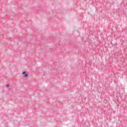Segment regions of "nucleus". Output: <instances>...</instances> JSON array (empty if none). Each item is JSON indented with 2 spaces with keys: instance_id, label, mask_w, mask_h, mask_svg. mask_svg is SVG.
Here are the masks:
<instances>
[{
  "instance_id": "f257e3e1",
  "label": "nucleus",
  "mask_w": 127,
  "mask_h": 127,
  "mask_svg": "<svg viewBox=\"0 0 127 127\" xmlns=\"http://www.w3.org/2000/svg\"><path fill=\"white\" fill-rule=\"evenodd\" d=\"M22 75H23V76L24 78H26L27 77H28V74L26 73V71H24L22 72Z\"/></svg>"
},
{
  "instance_id": "f03ea898",
  "label": "nucleus",
  "mask_w": 127,
  "mask_h": 127,
  "mask_svg": "<svg viewBox=\"0 0 127 127\" xmlns=\"http://www.w3.org/2000/svg\"><path fill=\"white\" fill-rule=\"evenodd\" d=\"M6 87L7 88H8V87H9V84H7V85H6Z\"/></svg>"
}]
</instances>
